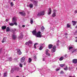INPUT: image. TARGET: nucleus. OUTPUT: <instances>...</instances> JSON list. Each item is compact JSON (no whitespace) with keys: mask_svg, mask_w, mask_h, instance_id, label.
Wrapping results in <instances>:
<instances>
[{"mask_svg":"<svg viewBox=\"0 0 77 77\" xmlns=\"http://www.w3.org/2000/svg\"><path fill=\"white\" fill-rule=\"evenodd\" d=\"M20 70V68H14L12 69L11 71V73H13L14 71H18Z\"/></svg>","mask_w":77,"mask_h":77,"instance_id":"1","label":"nucleus"},{"mask_svg":"<svg viewBox=\"0 0 77 77\" xmlns=\"http://www.w3.org/2000/svg\"><path fill=\"white\" fill-rule=\"evenodd\" d=\"M37 15L38 17H40V16L44 15V11H41L38 13Z\"/></svg>","mask_w":77,"mask_h":77,"instance_id":"2","label":"nucleus"},{"mask_svg":"<svg viewBox=\"0 0 77 77\" xmlns=\"http://www.w3.org/2000/svg\"><path fill=\"white\" fill-rule=\"evenodd\" d=\"M52 48L53 49L51 50V52H52V53H54L55 52V51H56V46H54Z\"/></svg>","mask_w":77,"mask_h":77,"instance_id":"3","label":"nucleus"},{"mask_svg":"<svg viewBox=\"0 0 77 77\" xmlns=\"http://www.w3.org/2000/svg\"><path fill=\"white\" fill-rule=\"evenodd\" d=\"M41 32L40 31L38 32L36 34L37 37L41 38Z\"/></svg>","mask_w":77,"mask_h":77,"instance_id":"4","label":"nucleus"},{"mask_svg":"<svg viewBox=\"0 0 77 77\" xmlns=\"http://www.w3.org/2000/svg\"><path fill=\"white\" fill-rule=\"evenodd\" d=\"M56 11H57L56 10H54V12L52 15V17H55L56 16Z\"/></svg>","mask_w":77,"mask_h":77,"instance_id":"5","label":"nucleus"},{"mask_svg":"<svg viewBox=\"0 0 77 77\" xmlns=\"http://www.w3.org/2000/svg\"><path fill=\"white\" fill-rule=\"evenodd\" d=\"M19 13L22 16H25V15H26V13L24 11L19 12Z\"/></svg>","mask_w":77,"mask_h":77,"instance_id":"6","label":"nucleus"},{"mask_svg":"<svg viewBox=\"0 0 77 77\" xmlns=\"http://www.w3.org/2000/svg\"><path fill=\"white\" fill-rule=\"evenodd\" d=\"M12 38L13 39H14V40H15V39H16L17 38V35H15L14 34H13L12 35Z\"/></svg>","mask_w":77,"mask_h":77,"instance_id":"7","label":"nucleus"},{"mask_svg":"<svg viewBox=\"0 0 77 77\" xmlns=\"http://www.w3.org/2000/svg\"><path fill=\"white\" fill-rule=\"evenodd\" d=\"M25 57H23L21 59L20 62L21 63L24 62L25 61Z\"/></svg>","mask_w":77,"mask_h":77,"instance_id":"8","label":"nucleus"},{"mask_svg":"<svg viewBox=\"0 0 77 77\" xmlns=\"http://www.w3.org/2000/svg\"><path fill=\"white\" fill-rule=\"evenodd\" d=\"M72 62L73 63H75L76 64L77 63V59H74L72 60Z\"/></svg>","mask_w":77,"mask_h":77,"instance_id":"9","label":"nucleus"},{"mask_svg":"<svg viewBox=\"0 0 77 77\" xmlns=\"http://www.w3.org/2000/svg\"><path fill=\"white\" fill-rule=\"evenodd\" d=\"M17 52L18 54H19V55H21V54H22V52H21V51H20V49L18 50H17Z\"/></svg>","mask_w":77,"mask_h":77,"instance_id":"10","label":"nucleus"},{"mask_svg":"<svg viewBox=\"0 0 77 77\" xmlns=\"http://www.w3.org/2000/svg\"><path fill=\"white\" fill-rule=\"evenodd\" d=\"M12 22L13 23H15V22H17V19L15 18V17H13L12 19Z\"/></svg>","mask_w":77,"mask_h":77,"instance_id":"11","label":"nucleus"},{"mask_svg":"<svg viewBox=\"0 0 77 77\" xmlns=\"http://www.w3.org/2000/svg\"><path fill=\"white\" fill-rule=\"evenodd\" d=\"M51 14V8H49V10L48 11V15H50Z\"/></svg>","mask_w":77,"mask_h":77,"instance_id":"12","label":"nucleus"},{"mask_svg":"<svg viewBox=\"0 0 77 77\" xmlns=\"http://www.w3.org/2000/svg\"><path fill=\"white\" fill-rule=\"evenodd\" d=\"M53 45L51 44H49L48 45V48L49 49H51L52 47H53Z\"/></svg>","mask_w":77,"mask_h":77,"instance_id":"13","label":"nucleus"},{"mask_svg":"<svg viewBox=\"0 0 77 77\" xmlns=\"http://www.w3.org/2000/svg\"><path fill=\"white\" fill-rule=\"evenodd\" d=\"M72 24L73 26H75V25L76 24V23H77V22L76 21H72Z\"/></svg>","mask_w":77,"mask_h":77,"instance_id":"14","label":"nucleus"},{"mask_svg":"<svg viewBox=\"0 0 77 77\" xmlns=\"http://www.w3.org/2000/svg\"><path fill=\"white\" fill-rule=\"evenodd\" d=\"M33 2L35 6H37V3H38V1L34 0L33 1Z\"/></svg>","mask_w":77,"mask_h":77,"instance_id":"15","label":"nucleus"},{"mask_svg":"<svg viewBox=\"0 0 77 77\" xmlns=\"http://www.w3.org/2000/svg\"><path fill=\"white\" fill-rule=\"evenodd\" d=\"M32 33H33V35H36V30H35L32 32Z\"/></svg>","mask_w":77,"mask_h":77,"instance_id":"16","label":"nucleus"},{"mask_svg":"<svg viewBox=\"0 0 77 77\" xmlns=\"http://www.w3.org/2000/svg\"><path fill=\"white\" fill-rule=\"evenodd\" d=\"M32 42L30 40L28 41V45H29V44H32Z\"/></svg>","mask_w":77,"mask_h":77,"instance_id":"17","label":"nucleus"},{"mask_svg":"<svg viewBox=\"0 0 77 77\" xmlns=\"http://www.w3.org/2000/svg\"><path fill=\"white\" fill-rule=\"evenodd\" d=\"M6 38H4L2 41V43H4V42H6Z\"/></svg>","mask_w":77,"mask_h":77,"instance_id":"18","label":"nucleus"},{"mask_svg":"<svg viewBox=\"0 0 77 77\" xmlns=\"http://www.w3.org/2000/svg\"><path fill=\"white\" fill-rule=\"evenodd\" d=\"M6 32H9V31H10V28H9V27H7L6 29Z\"/></svg>","mask_w":77,"mask_h":77,"instance_id":"19","label":"nucleus"},{"mask_svg":"<svg viewBox=\"0 0 77 77\" xmlns=\"http://www.w3.org/2000/svg\"><path fill=\"white\" fill-rule=\"evenodd\" d=\"M2 30H5L6 29V26H3L2 27Z\"/></svg>","mask_w":77,"mask_h":77,"instance_id":"20","label":"nucleus"},{"mask_svg":"<svg viewBox=\"0 0 77 77\" xmlns=\"http://www.w3.org/2000/svg\"><path fill=\"white\" fill-rule=\"evenodd\" d=\"M7 75H8V73H7V72H5L4 73V77H7Z\"/></svg>","mask_w":77,"mask_h":77,"instance_id":"21","label":"nucleus"},{"mask_svg":"<svg viewBox=\"0 0 77 77\" xmlns=\"http://www.w3.org/2000/svg\"><path fill=\"white\" fill-rule=\"evenodd\" d=\"M21 35L19 37V38H23V34L22 32H21Z\"/></svg>","mask_w":77,"mask_h":77,"instance_id":"22","label":"nucleus"},{"mask_svg":"<svg viewBox=\"0 0 77 77\" xmlns=\"http://www.w3.org/2000/svg\"><path fill=\"white\" fill-rule=\"evenodd\" d=\"M32 59H31V58H29V63H30V62H32Z\"/></svg>","mask_w":77,"mask_h":77,"instance_id":"23","label":"nucleus"},{"mask_svg":"<svg viewBox=\"0 0 77 77\" xmlns=\"http://www.w3.org/2000/svg\"><path fill=\"white\" fill-rule=\"evenodd\" d=\"M33 6V5L32 4H30L29 5V8H32Z\"/></svg>","mask_w":77,"mask_h":77,"instance_id":"24","label":"nucleus"},{"mask_svg":"<svg viewBox=\"0 0 77 77\" xmlns=\"http://www.w3.org/2000/svg\"><path fill=\"white\" fill-rule=\"evenodd\" d=\"M63 60V57H61L60 59H59V60L60 61H61Z\"/></svg>","mask_w":77,"mask_h":77,"instance_id":"25","label":"nucleus"},{"mask_svg":"<svg viewBox=\"0 0 77 77\" xmlns=\"http://www.w3.org/2000/svg\"><path fill=\"white\" fill-rule=\"evenodd\" d=\"M49 51V50L48 49H46L45 50V54H47V53H48V52Z\"/></svg>","mask_w":77,"mask_h":77,"instance_id":"26","label":"nucleus"},{"mask_svg":"<svg viewBox=\"0 0 77 77\" xmlns=\"http://www.w3.org/2000/svg\"><path fill=\"white\" fill-rule=\"evenodd\" d=\"M9 25H10V26H13L14 25V23H9Z\"/></svg>","mask_w":77,"mask_h":77,"instance_id":"27","label":"nucleus"},{"mask_svg":"<svg viewBox=\"0 0 77 77\" xmlns=\"http://www.w3.org/2000/svg\"><path fill=\"white\" fill-rule=\"evenodd\" d=\"M64 69L65 71H66V70H68V67L67 66H66L65 68H64Z\"/></svg>","mask_w":77,"mask_h":77,"instance_id":"28","label":"nucleus"},{"mask_svg":"<svg viewBox=\"0 0 77 77\" xmlns=\"http://www.w3.org/2000/svg\"><path fill=\"white\" fill-rule=\"evenodd\" d=\"M65 65V64H60V66H61V67H63V66H64Z\"/></svg>","mask_w":77,"mask_h":77,"instance_id":"29","label":"nucleus"},{"mask_svg":"<svg viewBox=\"0 0 77 77\" xmlns=\"http://www.w3.org/2000/svg\"><path fill=\"white\" fill-rule=\"evenodd\" d=\"M70 26H70L69 25V24L68 23L67 24V28L70 27Z\"/></svg>","mask_w":77,"mask_h":77,"instance_id":"30","label":"nucleus"},{"mask_svg":"<svg viewBox=\"0 0 77 77\" xmlns=\"http://www.w3.org/2000/svg\"><path fill=\"white\" fill-rule=\"evenodd\" d=\"M30 23L31 24H33V21L32 20H30Z\"/></svg>","mask_w":77,"mask_h":77,"instance_id":"31","label":"nucleus"},{"mask_svg":"<svg viewBox=\"0 0 77 77\" xmlns=\"http://www.w3.org/2000/svg\"><path fill=\"white\" fill-rule=\"evenodd\" d=\"M43 48V47H42V46H41L39 48V50H42Z\"/></svg>","mask_w":77,"mask_h":77,"instance_id":"32","label":"nucleus"},{"mask_svg":"<svg viewBox=\"0 0 77 77\" xmlns=\"http://www.w3.org/2000/svg\"><path fill=\"white\" fill-rule=\"evenodd\" d=\"M14 25H15V26H17L18 25L17 23L16 22H14Z\"/></svg>","mask_w":77,"mask_h":77,"instance_id":"33","label":"nucleus"},{"mask_svg":"<svg viewBox=\"0 0 77 77\" xmlns=\"http://www.w3.org/2000/svg\"><path fill=\"white\" fill-rule=\"evenodd\" d=\"M19 66L20 68H22L23 67V65L21 63L20 64Z\"/></svg>","mask_w":77,"mask_h":77,"instance_id":"34","label":"nucleus"},{"mask_svg":"<svg viewBox=\"0 0 77 77\" xmlns=\"http://www.w3.org/2000/svg\"><path fill=\"white\" fill-rule=\"evenodd\" d=\"M11 6H14V4H13V2H11Z\"/></svg>","mask_w":77,"mask_h":77,"instance_id":"35","label":"nucleus"},{"mask_svg":"<svg viewBox=\"0 0 77 77\" xmlns=\"http://www.w3.org/2000/svg\"><path fill=\"white\" fill-rule=\"evenodd\" d=\"M41 29H42V30H44V29H45V28H44V26H42V27Z\"/></svg>","mask_w":77,"mask_h":77,"instance_id":"36","label":"nucleus"},{"mask_svg":"<svg viewBox=\"0 0 77 77\" xmlns=\"http://www.w3.org/2000/svg\"><path fill=\"white\" fill-rule=\"evenodd\" d=\"M73 48V47H69V50H71V49H72Z\"/></svg>","mask_w":77,"mask_h":77,"instance_id":"37","label":"nucleus"},{"mask_svg":"<svg viewBox=\"0 0 77 77\" xmlns=\"http://www.w3.org/2000/svg\"><path fill=\"white\" fill-rule=\"evenodd\" d=\"M46 55H48V56H50V53H47V54H46Z\"/></svg>","mask_w":77,"mask_h":77,"instance_id":"38","label":"nucleus"},{"mask_svg":"<svg viewBox=\"0 0 77 77\" xmlns=\"http://www.w3.org/2000/svg\"><path fill=\"white\" fill-rule=\"evenodd\" d=\"M60 74H63V71L62 70L60 72Z\"/></svg>","mask_w":77,"mask_h":77,"instance_id":"39","label":"nucleus"},{"mask_svg":"<svg viewBox=\"0 0 77 77\" xmlns=\"http://www.w3.org/2000/svg\"><path fill=\"white\" fill-rule=\"evenodd\" d=\"M34 48H36V45H34Z\"/></svg>","mask_w":77,"mask_h":77,"instance_id":"40","label":"nucleus"},{"mask_svg":"<svg viewBox=\"0 0 77 77\" xmlns=\"http://www.w3.org/2000/svg\"><path fill=\"white\" fill-rule=\"evenodd\" d=\"M60 41L59 40H58L57 42V43H59Z\"/></svg>","mask_w":77,"mask_h":77,"instance_id":"41","label":"nucleus"},{"mask_svg":"<svg viewBox=\"0 0 77 77\" xmlns=\"http://www.w3.org/2000/svg\"><path fill=\"white\" fill-rule=\"evenodd\" d=\"M74 13H75V14H76L77 13V10H75Z\"/></svg>","mask_w":77,"mask_h":77,"instance_id":"42","label":"nucleus"},{"mask_svg":"<svg viewBox=\"0 0 77 77\" xmlns=\"http://www.w3.org/2000/svg\"><path fill=\"white\" fill-rule=\"evenodd\" d=\"M34 45H38V43H36L34 44Z\"/></svg>","mask_w":77,"mask_h":77,"instance_id":"43","label":"nucleus"},{"mask_svg":"<svg viewBox=\"0 0 77 77\" xmlns=\"http://www.w3.org/2000/svg\"><path fill=\"white\" fill-rule=\"evenodd\" d=\"M27 44H28V42H26L25 43V45H27Z\"/></svg>","mask_w":77,"mask_h":77,"instance_id":"44","label":"nucleus"},{"mask_svg":"<svg viewBox=\"0 0 77 77\" xmlns=\"http://www.w3.org/2000/svg\"><path fill=\"white\" fill-rule=\"evenodd\" d=\"M34 59H36V56H35Z\"/></svg>","mask_w":77,"mask_h":77,"instance_id":"45","label":"nucleus"},{"mask_svg":"<svg viewBox=\"0 0 77 77\" xmlns=\"http://www.w3.org/2000/svg\"><path fill=\"white\" fill-rule=\"evenodd\" d=\"M59 69H57L56 70V71H59Z\"/></svg>","mask_w":77,"mask_h":77,"instance_id":"46","label":"nucleus"},{"mask_svg":"<svg viewBox=\"0 0 77 77\" xmlns=\"http://www.w3.org/2000/svg\"><path fill=\"white\" fill-rule=\"evenodd\" d=\"M23 27H25V25H23L22 26Z\"/></svg>","mask_w":77,"mask_h":77,"instance_id":"47","label":"nucleus"},{"mask_svg":"<svg viewBox=\"0 0 77 77\" xmlns=\"http://www.w3.org/2000/svg\"><path fill=\"white\" fill-rule=\"evenodd\" d=\"M75 51L74 50L73 51H72V53H74V52H75Z\"/></svg>","mask_w":77,"mask_h":77,"instance_id":"48","label":"nucleus"},{"mask_svg":"<svg viewBox=\"0 0 77 77\" xmlns=\"http://www.w3.org/2000/svg\"><path fill=\"white\" fill-rule=\"evenodd\" d=\"M5 21H6L7 22H8V19H6Z\"/></svg>","mask_w":77,"mask_h":77,"instance_id":"49","label":"nucleus"},{"mask_svg":"<svg viewBox=\"0 0 77 77\" xmlns=\"http://www.w3.org/2000/svg\"><path fill=\"white\" fill-rule=\"evenodd\" d=\"M57 46H59V43H57Z\"/></svg>","mask_w":77,"mask_h":77,"instance_id":"50","label":"nucleus"},{"mask_svg":"<svg viewBox=\"0 0 77 77\" xmlns=\"http://www.w3.org/2000/svg\"><path fill=\"white\" fill-rule=\"evenodd\" d=\"M45 59H44V58H43V61H45Z\"/></svg>","mask_w":77,"mask_h":77,"instance_id":"51","label":"nucleus"},{"mask_svg":"<svg viewBox=\"0 0 77 77\" xmlns=\"http://www.w3.org/2000/svg\"><path fill=\"white\" fill-rule=\"evenodd\" d=\"M23 64H24V65H26V63H24Z\"/></svg>","mask_w":77,"mask_h":77,"instance_id":"52","label":"nucleus"},{"mask_svg":"<svg viewBox=\"0 0 77 77\" xmlns=\"http://www.w3.org/2000/svg\"><path fill=\"white\" fill-rule=\"evenodd\" d=\"M75 28L77 29V25L75 27Z\"/></svg>","mask_w":77,"mask_h":77,"instance_id":"53","label":"nucleus"},{"mask_svg":"<svg viewBox=\"0 0 77 77\" xmlns=\"http://www.w3.org/2000/svg\"><path fill=\"white\" fill-rule=\"evenodd\" d=\"M67 35V33H65V35Z\"/></svg>","mask_w":77,"mask_h":77,"instance_id":"54","label":"nucleus"},{"mask_svg":"<svg viewBox=\"0 0 77 77\" xmlns=\"http://www.w3.org/2000/svg\"><path fill=\"white\" fill-rule=\"evenodd\" d=\"M75 33H77V31H76L75 32Z\"/></svg>","mask_w":77,"mask_h":77,"instance_id":"55","label":"nucleus"},{"mask_svg":"<svg viewBox=\"0 0 77 77\" xmlns=\"http://www.w3.org/2000/svg\"><path fill=\"white\" fill-rule=\"evenodd\" d=\"M75 42H77V39L75 40Z\"/></svg>","mask_w":77,"mask_h":77,"instance_id":"56","label":"nucleus"},{"mask_svg":"<svg viewBox=\"0 0 77 77\" xmlns=\"http://www.w3.org/2000/svg\"><path fill=\"white\" fill-rule=\"evenodd\" d=\"M10 59H12V58H11V57H10Z\"/></svg>","mask_w":77,"mask_h":77,"instance_id":"57","label":"nucleus"},{"mask_svg":"<svg viewBox=\"0 0 77 77\" xmlns=\"http://www.w3.org/2000/svg\"><path fill=\"white\" fill-rule=\"evenodd\" d=\"M1 53V50H0V53Z\"/></svg>","mask_w":77,"mask_h":77,"instance_id":"58","label":"nucleus"},{"mask_svg":"<svg viewBox=\"0 0 77 77\" xmlns=\"http://www.w3.org/2000/svg\"><path fill=\"white\" fill-rule=\"evenodd\" d=\"M16 77H20L19 76H17Z\"/></svg>","mask_w":77,"mask_h":77,"instance_id":"59","label":"nucleus"},{"mask_svg":"<svg viewBox=\"0 0 77 77\" xmlns=\"http://www.w3.org/2000/svg\"><path fill=\"white\" fill-rule=\"evenodd\" d=\"M75 38H77V36L75 37Z\"/></svg>","mask_w":77,"mask_h":77,"instance_id":"60","label":"nucleus"},{"mask_svg":"<svg viewBox=\"0 0 77 77\" xmlns=\"http://www.w3.org/2000/svg\"><path fill=\"white\" fill-rule=\"evenodd\" d=\"M13 1H15V0H13Z\"/></svg>","mask_w":77,"mask_h":77,"instance_id":"61","label":"nucleus"},{"mask_svg":"<svg viewBox=\"0 0 77 77\" xmlns=\"http://www.w3.org/2000/svg\"><path fill=\"white\" fill-rule=\"evenodd\" d=\"M1 75V73H0V75Z\"/></svg>","mask_w":77,"mask_h":77,"instance_id":"62","label":"nucleus"},{"mask_svg":"<svg viewBox=\"0 0 77 77\" xmlns=\"http://www.w3.org/2000/svg\"><path fill=\"white\" fill-rule=\"evenodd\" d=\"M2 50V48H1V50Z\"/></svg>","mask_w":77,"mask_h":77,"instance_id":"63","label":"nucleus"},{"mask_svg":"<svg viewBox=\"0 0 77 77\" xmlns=\"http://www.w3.org/2000/svg\"><path fill=\"white\" fill-rule=\"evenodd\" d=\"M76 69H77V67L76 68Z\"/></svg>","mask_w":77,"mask_h":77,"instance_id":"64","label":"nucleus"}]
</instances>
